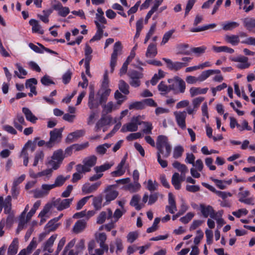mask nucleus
<instances>
[{"instance_id": "nucleus-1", "label": "nucleus", "mask_w": 255, "mask_h": 255, "mask_svg": "<svg viewBox=\"0 0 255 255\" xmlns=\"http://www.w3.org/2000/svg\"><path fill=\"white\" fill-rule=\"evenodd\" d=\"M157 154H162L164 158L168 157L171 152V146L167 136L158 135L156 140Z\"/></svg>"}, {"instance_id": "nucleus-2", "label": "nucleus", "mask_w": 255, "mask_h": 255, "mask_svg": "<svg viewBox=\"0 0 255 255\" xmlns=\"http://www.w3.org/2000/svg\"><path fill=\"white\" fill-rule=\"evenodd\" d=\"M65 158L64 152L62 149H58L54 151L51 157L48 158L46 165L54 170L59 168Z\"/></svg>"}, {"instance_id": "nucleus-3", "label": "nucleus", "mask_w": 255, "mask_h": 255, "mask_svg": "<svg viewBox=\"0 0 255 255\" xmlns=\"http://www.w3.org/2000/svg\"><path fill=\"white\" fill-rule=\"evenodd\" d=\"M96 241L99 244L101 249H97L95 250V254L92 255H103L104 251H108V246L105 244L107 237L105 233L97 232L95 235Z\"/></svg>"}, {"instance_id": "nucleus-4", "label": "nucleus", "mask_w": 255, "mask_h": 255, "mask_svg": "<svg viewBox=\"0 0 255 255\" xmlns=\"http://www.w3.org/2000/svg\"><path fill=\"white\" fill-rule=\"evenodd\" d=\"M168 82L170 85L171 90L176 93H184L186 89L185 82L179 77H175L172 79L168 80Z\"/></svg>"}, {"instance_id": "nucleus-5", "label": "nucleus", "mask_w": 255, "mask_h": 255, "mask_svg": "<svg viewBox=\"0 0 255 255\" xmlns=\"http://www.w3.org/2000/svg\"><path fill=\"white\" fill-rule=\"evenodd\" d=\"M140 125L139 117H133L130 122L123 126L121 130L123 132L136 131Z\"/></svg>"}, {"instance_id": "nucleus-6", "label": "nucleus", "mask_w": 255, "mask_h": 255, "mask_svg": "<svg viewBox=\"0 0 255 255\" xmlns=\"http://www.w3.org/2000/svg\"><path fill=\"white\" fill-rule=\"evenodd\" d=\"M198 211L202 216L206 218L209 217L212 219L213 218H215L217 215V212L214 210L212 206L204 203L199 204Z\"/></svg>"}, {"instance_id": "nucleus-7", "label": "nucleus", "mask_w": 255, "mask_h": 255, "mask_svg": "<svg viewBox=\"0 0 255 255\" xmlns=\"http://www.w3.org/2000/svg\"><path fill=\"white\" fill-rule=\"evenodd\" d=\"M73 201V198L61 199L58 198L51 201L53 207L58 211H62L69 208Z\"/></svg>"}, {"instance_id": "nucleus-8", "label": "nucleus", "mask_w": 255, "mask_h": 255, "mask_svg": "<svg viewBox=\"0 0 255 255\" xmlns=\"http://www.w3.org/2000/svg\"><path fill=\"white\" fill-rule=\"evenodd\" d=\"M122 50L121 43L117 42L114 44L113 52L111 55L110 67L111 72L113 73L117 63V57L120 54Z\"/></svg>"}, {"instance_id": "nucleus-9", "label": "nucleus", "mask_w": 255, "mask_h": 255, "mask_svg": "<svg viewBox=\"0 0 255 255\" xmlns=\"http://www.w3.org/2000/svg\"><path fill=\"white\" fill-rule=\"evenodd\" d=\"M193 167L190 169V173L192 176L195 178H198L201 176L200 172H202L204 168L203 161L197 159L192 165Z\"/></svg>"}, {"instance_id": "nucleus-10", "label": "nucleus", "mask_w": 255, "mask_h": 255, "mask_svg": "<svg viewBox=\"0 0 255 255\" xmlns=\"http://www.w3.org/2000/svg\"><path fill=\"white\" fill-rule=\"evenodd\" d=\"M231 60L237 63L236 66L239 69H244L249 68L251 64L248 62V58L242 55L231 58Z\"/></svg>"}, {"instance_id": "nucleus-11", "label": "nucleus", "mask_w": 255, "mask_h": 255, "mask_svg": "<svg viewBox=\"0 0 255 255\" xmlns=\"http://www.w3.org/2000/svg\"><path fill=\"white\" fill-rule=\"evenodd\" d=\"M90 93L89 95L88 105L89 108L91 110L97 108L100 104L102 103H100V100H98L95 97L94 86L91 85L89 87Z\"/></svg>"}, {"instance_id": "nucleus-12", "label": "nucleus", "mask_w": 255, "mask_h": 255, "mask_svg": "<svg viewBox=\"0 0 255 255\" xmlns=\"http://www.w3.org/2000/svg\"><path fill=\"white\" fill-rule=\"evenodd\" d=\"M250 195V192L249 190H246L243 191L239 192L238 193L239 201L241 203L248 205H254V197H248Z\"/></svg>"}, {"instance_id": "nucleus-13", "label": "nucleus", "mask_w": 255, "mask_h": 255, "mask_svg": "<svg viewBox=\"0 0 255 255\" xmlns=\"http://www.w3.org/2000/svg\"><path fill=\"white\" fill-rule=\"evenodd\" d=\"M50 138L49 141L46 142V147H52L54 144L58 142L61 138V131L60 129H55L50 131Z\"/></svg>"}, {"instance_id": "nucleus-14", "label": "nucleus", "mask_w": 255, "mask_h": 255, "mask_svg": "<svg viewBox=\"0 0 255 255\" xmlns=\"http://www.w3.org/2000/svg\"><path fill=\"white\" fill-rule=\"evenodd\" d=\"M173 114L178 126L183 129H185L187 113L185 111H176L174 112Z\"/></svg>"}, {"instance_id": "nucleus-15", "label": "nucleus", "mask_w": 255, "mask_h": 255, "mask_svg": "<svg viewBox=\"0 0 255 255\" xmlns=\"http://www.w3.org/2000/svg\"><path fill=\"white\" fill-rule=\"evenodd\" d=\"M247 37V33L244 32H240L239 35H226L225 36V40L228 43L235 46L238 45L240 42V37L244 38Z\"/></svg>"}, {"instance_id": "nucleus-16", "label": "nucleus", "mask_w": 255, "mask_h": 255, "mask_svg": "<svg viewBox=\"0 0 255 255\" xmlns=\"http://www.w3.org/2000/svg\"><path fill=\"white\" fill-rule=\"evenodd\" d=\"M96 161L97 157L94 155L85 158L83 161V164H82L83 169L86 172H89L91 168L96 164Z\"/></svg>"}, {"instance_id": "nucleus-17", "label": "nucleus", "mask_w": 255, "mask_h": 255, "mask_svg": "<svg viewBox=\"0 0 255 255\" xmlns=\"http://www.w3.org/2000/svg\"><path fill=\"white\" fill-rule=\"evenodd\" d=\"M97 11V12L96 13V17L94 21L96 26H105L104 25L107 23V21L104 16V11L101 7H98Z\"/></svg>"}, {"instance_id": "nucleus-18", "label": "nucleus", "mask_w": 255, "mask_h": 255, "mask_svg": "<svg viewBox=\"0 0 255 255\" xmlns=\"http://www.w3.org/2000/svg\"><path fill=\"white\" fill-rule=\"evenodd\" d=\"M124 249V246L122 240L120 238H116L113 243H111L110 245V252L113 253L115 251L117 254L121 253Z\"/></svg>"}, {"instance_id": "nucleus-19", "label": "nucleus", "mask_w": 255, "mask_h": 255, "mask_svg": "<svg viewBox=\"0 0 255 255\" xmlns=\"http://www.w3.org/2000/svg\"><path fill=\"white\" fill-rule=\"evenodd\" d=\"M53 8L57 11L58 15L62 17H66L70 12V9L68 7L63 6L59 1H56L52 5Z\"/></svg>"}, {"instance_id": "nucleus-20", "label": "nucleus", "mask_w": 255, "mask_h": 255, "mask_svg": "<svg viewBox=\"0 0 255 255\" xmlns=\"http://www.w3.org/2000/svg\"><path fill=\"white\" fill-rule=\"evenodd\" d=\"M142 76L143 75L141 73L137 72L135 71L130 72L129 74V77L130 78V85L134 87H138L140 84L139 79L142 77Z\"/></svg>"}, {"instance_id": "nucleus-21", "label": "nucleus", "mask_w": 255, "mask_h": 255, "mask_svg": "<svg viewBox=\"0 0 255 255\" xmlns=\"http://www.w3.org/2000/svg\"><path fill=\"white\" fill-rule=\"evenodd\" d=\"M126 159H123L118 165L115 171L111 172L113 177H120L123 175L126 172Z\"/></svg>"}, {"instance_id": "nucleus-22", "label": "nucleus", "mask_w": 255, "mask_h": 255, "mask_svg": "<svg viewBox=\"0 0 255 255\" xmlns=\"http://www.w3.org/2000/svg\"><path fill=\"white\" fill-rule=\"evenodd\" d=\"M101 184V181L97 182L92 184H91L89 183H86L83 185L82 187V191L85 194L93 193L98 188Z\"/></svg>"}, {"instance_id": "nucleus-23", "label": "nucleus", "mask_w": 255, "mask_h": 255, "mask_svg": "<svg viewBox=\"0 0 255 255\" xmlns=\"http://www.w3.org/2000/svg\"><path fill=\"white\" fill-rule=\"evenodd\" d=\"M53 208L52 202L47 203L43 210L40 212L38 216L41 218L40 223L42 224L46 221V218L49 217V213Z\"/></svg>"}, {"instance_id": "nucleus-24", "label": "nucleus", "mask_w": 255, "mask_h": 255, "mask_svg": "<svg viewBox=\"0 0 255 255\" xmlns=\"http://www.w3.org/2000/svg\"><path fill=\"white\" fill-rule=\"evenodd\" d=\"M113 216V212L110 209L100 213L97 219V223L99 224L104 223L106 220L111 219Z\"/></svg>"}, {"instance_id": "nucleus-25", "label": "nucleus", "mask_w": 255, "mask_h": 255, "mask_svg": "<svg viewBox=\"0 0 255 255\" xmlns=\"http://www.w3.org/2000/svg\"><path fill=\"white\" fill-rule=\"evenodd\" d=\"M177 211V207L174 196L171 193L168 194V205L166 207V211L174 214Z\"/></svg>"}, {"instance_id": "nucleus-26", "label": "nucleus", "mask_w": 255, "mask_h": 255, "mask_svg": "<svg viewBox=\"0 0 255 255\" xmlns=\"http://www.w3.org/2000/svg\"><path fill=\"white\" fill-rule=\"evenodd\" d=\"M244 26L250 32H255L254 29L255 28V18L246 17L242 19Z\"/></svg>"}, {"instance_id": "nucleus-27", "label": "nucleus", "mask_w": 255, "mask_h": 255, "mask_svg": "<svg viewBox=\"0 0 255 255\" xmlns=\"http://www.w3.org/2000/svg\"><path fill=\"white\" fill-rule=\"evenodd\" d=\"M32 143L31 141H27L25 144L24 146L23 147L20 155V157L23 158V165L25 166H27L28 165L29 160L28 153L27 152V149L32 145Z\"/></svg>"}, {"instance_id": "nucleus-28", "label": "nucleus", "mask_w": 255, "mask_h": 255, "mask_svg": "<svg viewBox=\"0 0 255 255\" xmlns=\"http://www.w3.org/2000/svg\"><path fill=\"white\" fill-rule=\"evenodd\" d=\"M76 172L73 174L72 181L76 182L81 179L86 172L83 169L82 164H78L76 166Z\"/></svg>"}, {"instance_id": "nucleus-29", "label": "nucleus", "mask_w": 255, "mask_h": 255, "mask_svg": "<svg viewBox=\"0 0 255 255\" xmlns=\"http://www.w3.org/2000/svg\"><path fill=\"white\" fill-rule=\"evenodd\" d=\"M13 124L14 127L19 131H21L23 129V126H25V122L23 117L17 115L13 119Z\"/></svg>"}, {"instance_id": "nucleus-30", "label": "nucleus", "mask_w": 255, "mask_h": 255, "mask_svg": "<svg viewBox=\"0 0 255 255\" xmlns=\"http://www.w3.org/2000/svg\"><path fill=\"white\" fill-rule=\"evenodd\" d=\"M29 23L32 26V32L33 33H37L40 34L44 33V30L37 20L31 19L29 20Z\"/></svg>"}, {"instance_id": "nucleus-31", "label": "nucleus", "mask_w": 255, "mask_h": 255, "mask_svg": "<svg viewBox=\"0 0 255 255\" xmlns=\"http://www.w3.org/2000/svg\"><path fill=\"white\" fill-rule=\"evenodd\" d=\"M184 178L181 177L179 173H174L172 177L171 182L174 188L176 190H179L181 188V182L183 180Z\"/></svg>"}, {"instance_id": "nucleus-32", "label": "nucleus", "mask_w": 255, "mask_h": 255, "mask_svg": "<svg viewBox=\"0 0 255 255\" xmlns=\"http://www.w3.org/2000/svg\"><path fill=\"white\" fill-rule=\"evenodd\" d=\"M85 133L84 130H77L73 132L69 133L67 137V140L69 142H73L77 139L78 138L82 136Z\"/></svg>"}, {"instance_id": "nucleus-33", "label": "nucleus", "mask_w": 255, "mask_h": 255, "mask_svg": "<svg viewBox=\"0 0 255 255\" xmlns=\"http://www.w3.org/2000/svg\"><path fill=\"white\" fill-rule=\"evenodd\" d=\"M86 222L84 220H78L75 223L73 228V232L75 234L82 232L86 228Z\"/></svg>"}, {"instance_id": "nucleus-34", "label": "nucleus", "mask_w": 255, "mask_h": 255, "mask_svg": "<svg viewBox=\"0 0 255 255\" xmlns=\"http://www.w3.org/2000/svg\"><path fill=\"white\" fill-rule=\"evenodd\" d=\"M140 184L137 181H134L133 183H128L123 187V189L128 191L130 193H134L140 190Z\"/></svg>"}, {"instance_id": "nucleus-35", "label": "nucleus", "mask_w": 255, "mask_h": 255, "mask_svg": "<svg viewBox=\"0 0 255 255\" xmlns=\"http://www.w3.org/2000/svg\"><path fill=\"white\" fill-rule=\"evenodd\" d=\"M208 90V88H201L200 87H191L189 90L191 97H194L198 95L205 94Z\"/></svg>"}, {"instance_id": "nucleus-36", "label": "nucleus", "mask_w": 255, "mask_h": 255, "mask_svg": "<svg viewBox=\"0 0 255 255\" xmlns=\"http://www.w3.org/2000/svg\"><path fill=\"white\" fill-rule=\"evenodd\" d=\"M212 49L215 53L226 52L232 54L234 52V50L233 48L227 46H216L213 45L212 47Z\"/></svg>"}, {"instance_id": "nucleus-37", "label": "nucleus", "mask_w": 255, "mask_h": 255, "mask_svg": "<svg viewBox=\"0 0 255 255\" xmlns=\"http://www.w3.org/2000/svg\"><path fill=\"white\" fill-rule=\"evenodd\" d=\"M239 23L236 21H228L221 24L222 28L225 31H231L239 26Z\"/></svg>"}, {"instance_id": "nucleus-38", "label": "nucleus", "mask_w": 255, "mask_h": 255, "mask_svg": "<svg viewBox=\"0 0 255 255\" xmlns=\"http://www.w3.org/2000/svg\"><path fill=\"white\" fill-rule=\"evenodd\" d=\"M18 248V240L17 239L15 238L8 247L7 255H15L17 252Z\"/></svg>"}, {"instance_id": "nucleus-39", "label": "nucleus", "mask_w": 255, "mask_h": 255, "mask_svg": "<svg viewBox=\"0 0 255 255\" xmlns=\"http://www.w3.org/2000/svg\"><path fill=\"white\" fill-rule=\"evenodd\" d=\"M57 237V235L56 234H54L52 235L45 243L43 248L44 251H47L50 253L53 252V250L51 249V247L56 239Z\"/></svg>"}, {"instance_id": "nucleus-40", "label": "nucleus", "mask_w": 255, "mask_h": 255, "mask_svg": "<svg viewBox=\"0 0 255 255\" xmlns=\"http://www.w3.org/2000/svg\"><path fill=\"white\" fill-rule=\"evenodd\" d=\"M22 111L27 121L32 123H35L36 122L37 118L32 114L29 109L27 108H23Z\"/></svg>"}, {"instance_id": "nucleus-41", "label": "nucleus", "mask_w": 255, "mask_h": 255, "mask_svg": "<svg viewBox=\"0 0 255 255\" xmlns=\"http://www.w3.org/2000/svg\"><path fill=\"white\" fill-rule=\"evenodd\" d=\"M157 54V51L156 45L153 43L150 44L147 48L145 53L146 57L147 58H153L155 57Z\"/></svg>"}, {"instance_id": "nucleus-42", "label": "nucleus", "mask_w": 255, "mask_h": 255, "mask_svg": "<svg viewBox=\"0 0 255 255\" xmlns=\"http://www.w3.org/2000/svg\"><path fill=\"white\" fill-rule=\"evenodd\" d=\"M119 106L116 103L109 102L103 106V112L106 114L111 113L113 111L116 110L119 108Z\"/></svg>"}, {"instance_id": "nucleus-43", "label": "nucleus", "mask_w": 255, "mask_h": 255, "mask_svg": "<svg viewBox=\"0 0 255 255\" xmlns=\"http://www.w3.org/2000/svg\"><path fill=\"white\" fill-rule=\"evenodd\" d=\"M173 166L177 169L181 173V174L184 177L185 174L188 172V169L187 167L183 164H181L178 161H175L172 164Z\"/></svg>"}, {"instance_id": "nucleus-44", "label": "nucleus", "mask_w": 255, "mask_h": 255, "mask_svg": "<svg viewBox=\"0 0 255 255\" xmlns=\"http://www.w3.org/2000/svg\"><path fill=\"white\" fill-rule=\"evenodd\" d=\"M113 165V162H106L103 165L99 166H96L94 168V170L96 173H102V172L110 169Z\"/></svg>"}, {"instance_id": "nucleus-45", "label": "nucleus", "mask_w": 255, "mask_h": 255, "mask_svg": "<svg viewBox=\"0 0 255 255\" xmlns=\"http://www.w3.org/2000/svg\"><path fill=\"white\" fill-rule=\"evenodd\" d=\"M15 65L18 70V71H14L15 76L18 77L20 79L24 78V76L27 75V71L19 63H16Z\"/></svg>"}, {"instance_id": "nucleus-46", "label": "nucleus", "mask_w": 255, "mask_h": 255, "mask_svg": "<svg viewBox=\"0 0 255 255\" xmlns=\"http://www.w3.org/2000/svg\"><path fill=\"white\" fill-rule=\"evenodd\" d=\"M112 121V118L110 117H103L98 122L96 125V131H98L101 127L105 125L109 124Z\"/></svg>"}, {"instance_id": "nucleus-47", "label": "nucleus", "mask_w": 255, "mask_h": 255, "mask_svg": "<svg viewBox=\"0 0 255 255\" xmlns=\"http://www.w3.org/2000/svg\"><path fill=\"white\" fill-rule=\"evenodd\" d=\"M11 198L10 196H7L4 201L3 200L2 205L4 208V212L6 214L9 213L11 207Z\"/></svg>"}, {"instance_id": "nucleus-48", "label": "nucleus", "mask_w": 255, "mask_h": 255, "mask_svg": "<svg viewBox=\"0 0 255 255\" xmlns=\"http://www.w3.org/2000/svg\"><path fill=\"white\" fill-rule=\"evenodd\" d=\"M97 31L95 35L91 39L90 41H97L100 40L104 35V29L105 26H96Z\"/></svg>"}, {"instance_id": "nucleus-49", "label": "nucleus", "mask_w": 255, "mask_h": 255, "mask_svg": "<svg viewBox=\"0 0 255 255\" xmlns=\"http://www.w3.org/2000/svg\"><path fill=\"white\" fill-rule=\"evenodd\" d=\"M158 89L162 95L167 94L171 91L170 85H169V86H167L165 82L163 81L159 83L158 86Z\"/></svg>"}, {"instance_id": "nucleus-50", "label": "nucleus", "mask_w": 255, "mask_h": 255, "mask_svg": "<svg viewBox=\"0 0 255 255\" xmlns=\"http://www.w3.org/2000/svg\"><path fill=\"white\" fill-rule=\"evenodd\" d=\"M217 215H216L215 218H213L212 219L215 220L218 224V228H220L223 225H224L226 222L222 218V216L223 214V211L222 210L219 211L216 213Z\"/></svg>"}, {"instance_id": "nucleus-51", "label": "nucleus", "mask_w": 255, "mask_h": 255, "mask_svg": "<svg viewBox=\"0 0 255 255\" xmlns=\"http://www.w3.org/2000/svg\"><path fill=\"white\" fill-rule=\"evenodd\" d=\"M139 200L140 196L138 195H134L130 202V205L134 207L137 210H139L143 207V205L138 203Z\"/></svg>"}, {"instance_id": "nucleus-52", "label": "nucleus", "mask_w": 255, "mask_h": 255, "mask_svg": "<svg viewBox=\"0 0 255 255\" xmlns=\"http://www.w3.org/2000/svg\"><path fill=\"white\" fill-rule=\"evenodd\" d=\"M51 9L44 10L42 11L43 14H38V17L43 22L47 23L49 22V16L52 13Z\"/></svg>"}, {"instance_id": "nucleus-53", "label": "nucleus", "mask_w": 255, "mask_h": 255, "mask_svg": "<svg viewBox=\"0 0 255 255\" xmlns=\"http://www.w3.org/2000/svg\"><path fill=\"white\" fill-rule=\"evenodd\" d=\"M70 176H67L66 177H64L62 175L58 176L55 179L54 183L53 184L54 186V187H60L62 186L65 182L69 178Z\"/></svg>"}, {"instance_id": "nucleus-54", "label": "nucleus", "mask_w": 255, "mask_h": 255, "mask_svg": "<svg viewBox=\"0 0 255 255\" xmlns=\"http://www.w3.org/2000/svg\"><path fill=\"white\" fill-rule=\"evenodd\" d=\"M63 216V214H61L58 217L51 220L47 224L46 227L49 228L50 231L55 230L58 227V224H54V223L57 222Z\"/></svg>"}, {"instance_id": "nucleus-55", "label": "nucleus", "mask_w": 255, "mask_h": 255, "mask_svg": "<svg viewBox=\"0 0 255 255\" xmlns=\"http://www.w3.org/2000/svg\"><path fill=\"white\" fill-rule=\"evenodd\" d=\"M54 170L51 168H47L40 172H38L39 177H44L45 179H49L52 175Z\"/></svg>"}, {"instance_id": "nucleus-56", "label": "nucleus", "mask_w": 255, "mask_h": 255, "mask_svg": "<svg viewBox=\"0 0 255 255\" xmlns=\"http://www.w3.org/2000/svg\"><path fill=\"white\" fill-rule=\"evenodd\" d=\"M112 144L110 143H104L102 145L98 146L96 148V152L100 155H103L106 153L107 149L111 146Z\"/></svg>"}, {"instance_id": "nucleus-57", "label": "nucleus", "mask_w": 255, "mask_h": 255, "mask_svg": "<svg viewBox=\"0 0 255 255\" xmlns=\"http://www.w3.org/2000/svg\"><path fill=\"white\" fill-rule=\"evenodd\" d=\"M114 96L115 99L117 100L116 104L119 107L127 99L126 96L122 94L118 90L115 92Z\"/></svg>"}, {"instance_id": "nucleus-58", "label": "nucleus", "mask_w": 255, "mask_h": 255, "mask_svg": "<svg viewBox=\"0 0 255 255\" xmlns=\"http://www.w3.org/2000/svg\"><path fill=\"white\" fill-rule=\"evenodd\" d=\"M44 157V153L42 151H38L35 153L33 166H36L39 162H42Z\"/></svg>"}, {"instance_id": "nucleus-59", "label": "nucleus", "mask_w": 255, "mask_h": 255, "mask_svg": "<svg viewBox=\"0 0 255 255\" xmlns=\"http://www.w3.org/2000/svg\"><path fill=\"white\" fill-rule=\"evenodd\" d=\"M141 124L143 125V128L142 129L143 133L146 134H150L152 133V129L153 128V127L151 123L142 122Z\"/></svg>"}, {"instance_id": "nucleus-60", "label": "nucleus", "mask_w": 255, "mask_h": 255, "mask_svg": "<svg viewBox=\"0 0 255 255\" xmlns=\"http://www.w3.org/2000/svg\"><path fill=\"white\" fill-rule=\"evenodd\" d=\"M119 88L120 90L124 94H129V86L124 80H120L119 84Z\"/></svg>"}, {"instance_id": "nucleus-61", "label": "nucleus", "mask_w": 255, "mask_h": 255, "mask_svg": "<svg viewBox=\"0 0 255 255\" xmlns=\"http://www.w3.org/2000/svg\"><path fill=\"white\" fill-rule=\"evenodd\" d=\"M41 202L40 201H36L33 205V207L30 210V211L27 213L26 215V218L27 220H30L31 217L33 216V215L35 213L36 211L38 209L40 206Z\"/></svg>"}, {"instance_id": "nucleus-62", "label": "nucleus", "mask_w": 255, "mask_h": 255, "mask_svg": "<svg viewBox=\"0 0 255 255\" xmlns=\"http://www.w3.org/2000/svg\"><path fill=\"white\" fill-rule=\"evenodd\" d=\"M84 51L85 56V62H90L92 59L91 54L93 52L92 48L88 44H86L85 45Z\"/></svg>"}, {"instance_id": "nucleus-63", "label": "nucleus", "mask_w": 255, "mask_h": 255, "mask_svg": "<svg viewBox=\"0 0 255 255\" xmlns=\"http://www.w3.org/2000/svg\"><path fill=\"white\" fill-rule=\"evenodd\" d=\"M174 32V29H171L165 32L163 35L160 44L161 45H163L165 44H166L170 39V38L172 37V35H173Z\"/></svg>"}, {"instance_id": "nucleus-64", "label": "nucleus", "mask_w": 255, "mask_h": 255, "mask_svg": "<svg viewBox=\"0 0 255 255\" xmlns=\"http://www.w3.org/2000/svg\"><path fill=\"white\" fill-rule=\"evenodd\" d=\"M118 195V192L115 190H109L106 194V199L107 201H110L114 200Z\"/></svg>"}]
</instances>
